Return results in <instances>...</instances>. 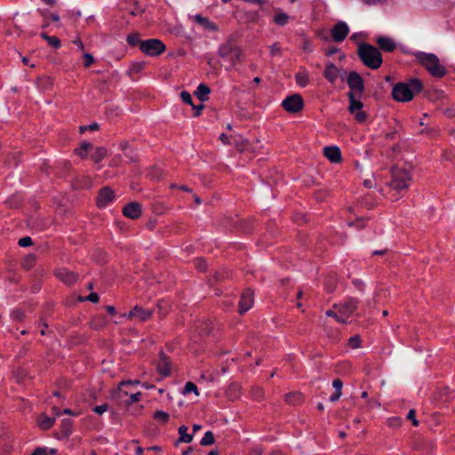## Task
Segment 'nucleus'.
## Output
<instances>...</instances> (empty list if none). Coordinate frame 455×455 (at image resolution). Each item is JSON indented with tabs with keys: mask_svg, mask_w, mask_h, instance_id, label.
Listing matches in <instances>:
<instances>
[{
	"mask_svg": "<svg viewBox=\"0 0 455 455\" xmlns=\"http://www.w3.org/2000/svg\"><path fill=\"white\" fill-rule=\"evenodd\" d=\"M417 61L422 65L433 76L443 77L445 73V68L440 64L438 57L434 53L416 52L413 53Z\"/></svg>",
	"mask_w": 455,
	"mask_h": 455,
	"instance_id": "nucleus-1",
	"label": "nucleus"
},
{
	"mask_svg": "<svg viewBox=\"0 0 455 455\" xmlns=\"http://www.w3.org/2000/svg\"><path fill=\"white\" fill-rule=\"evenodd\" d=\"M218 54L228 63L226 67L228 70L234 68L237 63L241 62L242 50L235 45L232 38L220 45Z\"/></svg>",
	"mask_w": 455,
	"mask_h": 455,
	"instance_id": "nucleus-2",
	"label": "nucleus"
},
{
	"mask_svg": "<svg viewBox=\"0 0 455 455\" xmlns=\"http://www.w3.org/2000/svg\"><path fill=\"white\" fill-rule=\"evenodd\" d=\"M421 88V82L418 79H412L409 84L400 83L395 84L392 95L396 101L407 102L411 100L414 93L419 92Z\"/></svg>",
	"mask_w": 455,
	"mask_h": 455,
	"instance_id": "nucleus-3",
	"label": "nucleus"
},
{
	"mask_svg": "<svg viewBox=\"0 0 455 455\" xmlns=\"http://www.w3.org/2000/svg\"><path fill=\"white\" fill-rule=\"evenodd\" d=\"M358 55L363 63L371 69H377L382 64L380 52L371 44H361L358 46Z\"/></svg>",
	"mask_w": 455,
	"mask_h": 455,
	"instance_id": "nucleus-4",
	"label": "nucleus"
},
{
	"mask_svg": "<svg viewBox=\"0 0 455 455\" xmlns=\"http://www.w3.org/2000/svg\"><path fill=\"white\" fill-rule=\"evenodd\" d=\"M410 180L411 176L406 170L395 169L392 172V180L389 182V187L395 191L407 189Z\"/></svg>",
	"mask_w": 455,
	"mask_h": 455,
	"instance_id": "nucleus-5",
	"label": "nucleus"
},
{
	"mask_svg": "<svg viewBox=\"0 0 455 455\" xmlns=\"http://www.w3.org/2000/svg\"><path fill=\"white\" fill-rule=\"evenodd\" d=\"M140 49L148 56H158L165 51V45L161 40L154 38L141 41Z\"/></svg>",
	"mask_w": 455,
	"mask_h": 455,
	"instance_id": "nucleus-6",
	"label": "nucleus"
},
{
	"mask_svg": "<svg viewBox=\"0 0 455 455\" xmlns=\"http://www.w3.org/2000/svg\"><path fill=\"white\" fill-rule=\"evenodd\" d=\"M282 105L286 111L296 113L302 108L303 100L299 94H293L283 100Z\"/></svg>",
	"mask_w": 455,
	"mask_h": 455,
	"instance_id": "nucleus-7",
	"label": "nucleus"
},
{
	"mask_svg": "<svg viewBox=\"0 0 455 455\" xmlns=\"http://www.w3.org/2000/svg\"><path fill=\"white\" fill-rule=\"evenodd\" d=\"M357 304V299L351 298L339 305H335V308L338 309L339 315L347 320L356 309Z\"/></svg>",
	"mask_w": 455,
	"mask_h": 455,
	"instance_id": "nucleus-8",
	"label": "nucleus"
},
{
	"mask_svg": "<svg viewBox=\"0 0 455 455\" xmlns=\"http://www.w3.org/2000/svg\"><path fill=\"white\" fill-rule=\"evenodd\" d=\"M349 33V28L344 21H339L332 28L331 34L335 42H342Z\"/></svg>",
	"mask_w": 455,
	"mask_h": 455,
	"instance_id": "nucleus-9",
	"label": "nucleus"
},
{
	"mask_svg": "<svg viewBox=\"0 0 455 455\" xmlns=\"http://www.w3.org/2000/svg\"><path fill=\"white\" fill-rule=\"evenodd\" d=\"M253 291L250 289H246L241 295L239 301V313L242 315L248 311L253 305L254 302Z\"/></svg>",
	"mask_w": 455,
	"mask_h": 455,
	"instance_id": "nucleus-10",
	"label": "nucleus"
},
{
	"mask_svg": "<svg viewBox=\"0 0 455 455\" xmlns=\"http://www.w3.org/2000/svg\"><path fill=\"white\" fill-rule=\"evenodd\" d=\"M152 315V310L144 309L141 307L135 306L132 310H131L128 314H124V316L128 319L136 318L140 322L147 321Z\"/></svg>",
	"mask_w": 455,
	"mask_h": 455,
	"instance_id": "nucleus-11",
	"label": "nucleus"
},
{
	"mask_svg": "<svg viewBox=\"0 0 455 455\" xmlns=\"http://www.w3.org/2000/svg\"><path fill=\"white\" fill-rule=\"evenodd\" d=\"M114 199V191L110 188L105 187L99 193L97 204L99 207L103 208L106 207L109 203L113 202Z\"/></svg>",
	"mask_w": 455,
	"mask_h": 455,
	"instance_id": "nucleus-12",
	"label": "nucleus"
},
{
	"mask_svg": "<svg viewBox=\"0 0 455 455\" xmlns=\"http://www.w3.org/2000/svg\"><path fill=\"white\" fill-rule=\"evenodd\" d=\"M190 19L197 23L200 27H202L204 30L211 32H216L219 30V27L216 23L201 14L191 16Z\"/></svg>",
	"mask_w": 455,
	"mask_h": 455,
	"instance_id": "nucleus-13",
	"label": "nucleus"
},
{
	"mask_svg": "<svg viewBox=\"0 0 455 455\" xmlns=\"http://www.w3.org/2000/svg\"><path fill=\"white\" fill-rule=\"evenodd\" d=\"M347 84L352 91L362 93L363 91V78L357 72H350L347 77Z\"/></svg>",
	"mask_w": 455,
	"mask_h": 455,
	"instance_id": "nucleus-14",
	"label": "nucleus"
},
{
	"mask_svg": "<svg viewBox=\"0 0 455 455\" xmlns=\"http://www.w3.org/2000/svg\"><path fill=\"white\" fill-rule=\"evenodd\" d=\"M56 276L59 280L63 282L68 285H71L75 283L78 279V275L67 269V268H59L56 271Z\"/></svg>",
	"mask_w": 455,
	"mask_h": 455,
	"instance_id": "nucleus-15",
	"label": "nucleus"
},
{
	"mask_svg": "<svg viewBox=\"0 0 455 455\" xmlns=\"http://www.w3.org/2000/svg\"><path fill=\"white\" fill-rule=\"evenodd\" d=\"M123 213L129 219L136 220L141 215V206L136 202L130 203L123 208Z\"/></svg>",
	"mask_w": 455,
	"mask_h": 455,
	"instance_id": "nucleus-16",
	"label": "nucleus"
},
{
	"mask_svg": "<svg viewBox=\"0 0 455 455\" xmlns=\"http://www.w3.org/2000/svg\"><path fill=\"white\" fill-rule=\"evenodd\" d=\"M325 157L331 163H339L341 160V152L338 147H325L323 148Z\"/></svg>",
	"mask_w": 455,
	"mask_h": 455,
	"instance_id": "nucleus-17",
	"label": "nucleus"
},
{
	"mask_svg": "<svg viewBox=\"0 0 455 455\" xmlns=\"http://www.w3.org/2000/svg\"><path fill=\"white\" fill-rule=\"evenodd\" d=\"M157 371L162 377H167L171 373L169 359L164 353H161L160 355V360L157 364Z\"/></svg>",
	"mask_w": 455,
	"mask_h": 455,
	"instance_id": "nucleus-18",
	"label": "nucleus"
},
{
	"mask_svg": "<svg viewBox=\"0 0 455 455\" xmlns=\"http://www.w3.org/2000/svg\"><path fill=\"white\" fill-rule=\"evenodd\" d=\"M376 42L381 50L388 52H393L396 47L395 41L390 37L379 36Z\"/></svg>",
	"mask_w": 455,
	"mask_h": 455,
	"instance_id": "nucleus-19",
	"label": "nucleus"
},
{
	"mask_svg": "<svg viewBox=\"0 0 455 455\" xmlns=\"http://www.w3.org/2000/svg\"><path fill=\"white\" fill-rule=\"evenodd\" d=\"M324 77L330 82L334 83L339 75L338 68L333 63H328L323 72Z\"/></svg>",
	"mask_w": 455,
	"mask_h": 455,
	"instance_id": "nucleus-20",
	"label": "nucleus"
},
{
	"mask_svg": "<svg viewBox=\"0 0 455 455\" xmlns=\"http://www.w3.org/2000/svg\"><path fill=\"white\" fill-rule=\"evenodd\" d=\"M348 98H349L348 110L351 114H354L357 111L362 110L363 105L359 100L355 99V94L354 92H348Z\"/></svg>",
	"mask_w": 455,
	"mask_h": 455,
	"instance_id": "nucleus-21",
	"label": "nucleus"
},
{
	"mask_svg": "<svg viewBox=\"0 0 455 455\" xmlns=\"http://www.w3.org/2000/svg\"><path fill=\"white\" fill-rule=\"evenodd\" d=\"M54 422L55 418L48 417L45 414L40 415L37 419L39 427L44 430L51 428L54 425Z\"/></svg>",
	"mask_w": 455,
	"mask_h": 455,
	"instance_id": "nucleus-22",
	"label": "nucleus"
},
{
	"mask_svg": "<svg viewBox=\"0 0 455 455\" xmlns=\"http://www.w3.org/2000/svg\"><path fill=\"white\" fill-rule=\"evenodd\" d=\"M210 92H211V90L206 84H200L197 86V89L195 92V94L196 95L198 100H200L202 102H204L208 100V95H209Z\"/></svg>",
	"mask_w": 455,
	"mask_h": 455,
	"instance_id": "nucleus-23",
	"label": "nucleus"
},
{
	"mask_svg": "<svg viewBox=\"0 0 455 455\" xmlns=\"http://www.w3.org/2000/svg\"><path fill=\"white\" fill-rule=\"evenodd\" d=\"M296 82L300 87H306L308 84V74L305 71H299L295 75Z\"/></svg>",
	"mask_w": 455,
	"mask_h": 455,
	"instance_id": "nucleus-24",
	"label": "nucleus"
},
{
	"mask_svg": "<svg viewBox=\"0 0 455 455\" xmlns=\"http://www.w3.org/2000/svg\"><path fill=\"white\" fill-rule=\"evenodd\" d=\"M132 383V380H128V381H122L119 386H118V388L116 392V398L121 402H124L125 401L124 397H126L128 395V392L123 390V387L125 386V385H129Z\"/></svg>",
	"mask_w": 455,
	"mask_h": 455,
	"instance_id": "nucleus-25",
	"label": "nucleus"
},
{
	"mask_svg": "<svg viewBox=\"0 0 455 455\" xmlns=\"http://www.w3.org/2000/svg\"><path fill=\"white\" fill-rule=\"evenodd\" d=\"M92 148V145L87 141H83L81 146L76 149V153L82 158L87 156L88 152Z\"/></svg>",
	"mask_w": 455,
	"mask_h": 455,
	"instance_id": "nucleus-26",
	"label": "nucleus"
},
{
	"mask_svg": "<svg viewBox=\"0 0 455 455\" xmlns=\"http://www.w3.org/2000/svg\"><path fill=\"white\" fill-rule=\"evenodd\" d=\"M188 427L186 426H181L179 427V434H180V441L188 443H191L193 440V435L187 433Z\"/></svg>",
	"mask_w": 455,
	"mask_h": 455,
	"instance_id": "nucleus-27",
	"label": "nucleus"
},
{
	"mask_svg": "<svg viewBox=\"0 0 455 455\" xmlns=\"http://www.w3.org/2000/svg\"><path fill=\"white\" fill-rule=\"evenodd\" d=\"M41 36L45 41H47L49 45L52 46L53 48L58 49V48L60 47V39L58 37H56V36H48L45 33H42Z\"/></svg>",
	"mask_w": 455,
	"mask_h": 455,
	"instance_id": "nucleus-28",
	"label": "nucleus"
},
{
	"mask_svg": "<svg viewBox=\"0 0 455 455\" xmlns=\"http://www.w3.org/2000/svg\"><path fill=\"white\" fill-rule=\"evenodd\" d=\"M107 155V150L105 148L100 147L97 148L93 155L92 156V160L95 163L100 162Z\"/></svg>",
	"mask_w": 455,
	"mask_h": 455,
	"instance_id": "nucleus-29",
	"label": "nucleus"
},
{
	"mask_svg": "<svg viewBox=\"0 0 455 455\" xmlns=\"http://www.w3.org/2000/svg\"><path fill=\"white\" fill-rule=\"evenodd\" d=\"M289 20V16L285 12H278L274 17V21L279 26H284Z\"/></svg>",
	"mask_w": 455,
	"mask_h": 455,
	"instance_id": "nucleus-30",
	"label": "nucleus"
},
{
	"mask_svg": "<svg viewBox=\"0 0 455 455\" xmlns=\"http://www.w3.org/2000/svg\"><path fill=\"white\" fill-rule=\"evenodd\" d=\"M214 443V436L212 432L207 431L204 437L200 441V444L203 446H209Z\"/></svg>",
	"mask_w": 455,
	"mask_h": 455,
	"instance_id": "nucleus-31",
	"label": "nucleus"
},
{
	"mask_svg": "<svg viewBox=\"0 0 455 455\" xmlns=\"http://www.w3.org/2000/svg\"><path fill=\"white\" fill-rule=\"evenodd\" d=\"M194 393L196 395H199V392H198V389L196 387V386L193 383V382H187L186 385H185V387H184V391H183V394L184 395H187V394H189V393Z\"/></svg>",
	"mask_w": 455,
	"mask_h": 455,
	"instance_id": "nucleus-32",
	"label": "nucleus"
},
{
	"mask_svg": "<svg viewBox=\"0 0 455 455\" xmlns=\"http://www.w3.org/2000/svg\"><path fill=\"white\" fill-rule=\"evenodd\" d=\"M56 451L54 449L48 450L47 448L39 447L36 448L32 455H49V454H54Z\"/></svg>",
	"mask_w": 455,
	"mask_h": 455,
	"instance_id": "nucleus-33",
	"label": "nucleus"
},
{
	"mask_svg": "<svg viewBox=\"0 0 455 455\" xmlns=\"http://www.w3.org/2000/svg\"><path fill=\"white\" fill-rule=\"evenodd\" d=\"M154 418L163 423H166L169 419V414L164 411H157L155 413Z\"/></svg>",
	"mask_w": 455,
	"mask_h": 455,
	"instance_id": "nucleus-34",
	"label": "nucleus"
},
{
	"mask_svg": "<svg viewBox=\"0 0 455 455\" xmlns=\"http://www.w3.org/2000/svg\"><path fill=\"white\" fill-rule=\"evenodd\" d=\"M11 317L14 321L20 322L25 318L24 312L20 309H15L11 313Z\"/></svg>",
	"mask_w": 455,
	"mask_h": 455,
	"instance_id": "nucleus-35",
	"label": "nucleus"
},
{
	"mask_svg": "<svg viewBox=\"0 0 455 455\" xmlns=\"http://www.w3.org/2000/svg\"><path fill=\"white\" fill-rule=\"evenodd\" d=\"M140 397H141V393L137 392L135 394L131 395L130 397L124 401V403L126 405H131V404L138 402L140 399Z\"/></svg>",
	"mask_w": 455,
	"mask_h": 455,
	"instance_id": "nucleus-36",
	"label": "nucleus"
},
{
	"mask_svg": "<svg viewBox=\"0 0 455 455\" xmlns=\"http://www.w3.org/2000/svg\"><path fill=\"white\" fill-rule=\"evenodd\" d=\"M62 431L65 435H68L71 431L72 422L70 419H63L61 421Z\"/></svg>",
	"mask_w": 455,
	"mask_h": 455,
	"instance_id": "nucleus-37",
	"label": "nucleus"
},
{
	"mask_svg": "<svg viewBox=\"0 0 455 455\" xmlns=\"http://www.w3.org/2000/svg\"><path fill=\"white\" fill-rule=\"evenodd\" d=\"M326 315L334 317L339 323H346V319L343 316H340L338 311L334 312L332 310H328L326 312Z\"/></svg>",
	"mask_w": 455,
	"mask_h": 455,
	"instance_id": "nucleus-38",
	"label": "nucleus"
},
{
	"mask_svg": "<svg viewBox=\"0 0 455 455\" xmlns=\"http://www.w3.org/2000/svg\"><path fill=\"white\" fill-rule=\"evenodd\" d=\"M361 339L360 337L355 335L348 339V345L352 348H357L360 347Z\"/></svg>",
	"mask_w": 455,
	"mask_h": 455,
	"instance_id": "nucleus-39",
	"label": "nucleus"
},
{
	"mask_svg": "<svg viewBox=\"0 0 455 455\" xmlns=\"http://www.w3.org/2000/svg\"><path fill=\"white\" fill-rule=\"evenodd\" d=\"M180 98H181V100H182L185 103H187V104H189V105L193 106V103H192V97H191V95H190V93H189V92H186V91L181 92V93H180Z\"/></svg>",
	"mask_w": 455,
	"mask_h": 455,
	"instance_id": "nucleus-40",
	"label": "nucleus"
},
{
	"mask_svg": "<svg viewBox=\"0 0 455 455\" xmlns=\"http://www.w3.org/2000/svg\"><path fill=\"white\" fill-rule=\"evenodd\" d=\"M357 122L363 123L366 120V114L364 111L360 110L353 114Z\"/></svg>",
	"mask_w": 455,
	"mask_h": 455,
	"instance_id": "nucleus-41",
	"label": "nucleus"
},
{
	"mask_svg": "<svg viewBox=\"0 0 455 455\" xmlns=\"http://www.w3.org/2000/svg\"><path fill=\"white\" fill-rule=\"evenodd\" d=\"M18 243L21 247H27V246L31 245L33 243H32V239L29 236H25V237L20 238L19 240Z\"/></svg>",
	"mask_w": 455,
	"mask_h": 455,
	"instance_id": "nucleus-42",
	"label": "nucleus"
},
{
	"mask_svg": "<svg viewBox=\"0 0 455 455\" xmlns=\"http://www.w3.org/2000/svg\"><path fill=\"white\" fill-rule=\"evenodd\" d=\"M196 267L200 271H204L206 269V262L203 259H196L195 260Z\"/></svg>",
	"mask_w": 455,
	"mask_h": 455,
	"instance_id": "nucleus-43",
	"label": "nucleus"
},
{
	"mask_svg": "<svg viewBox=\"0 0 455 455\" xmlns=\"http://www.w3.org/2000/svg\"><path fill=\"white\" fill-rule=\"evenodd\" d=\"M83 57L84 59V67L86 68L90 67L94 62V58L90 53H84Z\"/></svg>",
	"mask_w": 455,
	"mask_h": 455,
	"instance_id": "nucleus-44",
	"label": "nucleus"
},
{
	"mask_svg": "<svg viewBox=\"0 0 455 455\" xmlns=\"http://www.w3.org/2000/svg\"><path fill=\"white\" fill-rule=\"evenodd\" d=\"M108 404H101V405L95 406L93 408V411L99 415H101L104 412H106L108 411Z\"/></svg>",
	"mask_w": 455,
	"mask_h": 455,
	"instance_id": "nucleus-45",
	"label": "nucleus"
},
{
	"mask_svg": "<svg viewBox=\"0 0 455 455\" xmlns=\"http://www.w3.org/2000/svg\"><path fill=\"white\" fill-rule=\"evenodd\" d=\"M415 415H416L415 410L411 409L408 412L407 419H411L412 421V425L417 427L419 425V421L416 419Z\"/></svg>",
	"mask_w": 455,
	"mask_h": 455,
	"instance_id": "nucleus-46",
	"label": "nucleus"
},
{
	"mask_svg": "<svg viewBox=\"0 0 455 455\" xmlns=\"http://www.w3.org/2000/svg\"><path fill=\"white\" fill-rule=\"evenodd\" d=\"M332 387H334L335 391L342 393V387L343 383L339 379H336L332 381Z\"/></svg>",
	"mask_w": 455,
	"mask_h": 455,
	"instance_id": "nucleus-47",
	"label": "nucleus"
},
{
	"mask_svg": "<svg viewBox=\"0 0 455 455\" xmlns=\"http://www.w3.org/2000/svg\"><path fill=\"white\" fill-rule=\"evenodd\" d=\"M127 41L128 43L131 44V45H136L137 44H140V39H139V36L138 35H130L128 37H127Z\"/></svg>",
	"mask_w": 455,
	"mask_h": 455,
	"instance_id": "nucleus-48",
	"label": "nucleus"
},
{
	"mask_svg": "<svg viewBox=\"0 0 455 455\" xmlns=\"http://www.w3.org/2000/svg\"><path fill=\"white\" fill-rule=\"evenodd\" d=\"M280 52H281V48L278 46L277 44H274L273 45L270 46V53L272 56L280 54Z\"/></svg>",
	"mask_w": 455,
	"mask_h": 455,
	"instance_id": "nucleus-49",
	"label": "nucleus"
},
{
	"mask_svg": "<svg viewBox=\"0 0 455 455\" xmlns=\"http://www.w3.org/2000/svg\"><path fill=\"white\" fill-rule=\"evenodd\" d=\"M85 300H89L92 303H97L99 301V296L97 293L92 292L85 298Z\"/></svg>",
	"mask_w": 455,
	"mask_h": 455,
	"instance_id": "nucleus-50",
	"label": "nucleus"
},
{
	"mask_svg": "<svg viewBox=\"0 0 455 455\" xmlns=\"http://www.w3.org/2000/svg\"><path fill=\"white\" fill-rule=\"evenodd\" d=\"M35 261V256L34 255H28L26 259H25V266L27 267H29L33 265Z\"/></svg>",
	"mask_w": 455,
	"mask_h": 455,
	"instance_id": "nucleus-51",
	"label": "nucleus"
},
{
	"mask_svg": "<svg viewBox=\"0 0 455 455\" xmlns=\"http://www.w3.org/2000/svg\"><path fill=\"white\" fill-rule=\"evenodd\" d=\"M341 394L342 393H339V392H337L335 391L334 394H332L331 396H330V401L334 403L336 401H338L339 399V397L341 396Z\"/></svg>",
	"mask_w": 455,
	"mask_h": 455,
	"instance_id": "nucleus-52",
	"label": "nucleus"
},
{
	"mask_svg": "<svg viewBox=\"0 0 455 455\" xmlns=\"http://www.w3.org/2000/svg\"><path fill=\"white\" fill-rule=\"evenodd\" d=\"M263 395V392H262V389L260 387H255L253 389V395L256 397V398H260Z\"/></svg>",
	"mask_w": 455,
	"mask_h": 455,
	"instance_id": "nucleus-53",
	"label": "nucleus"
},
{
	"mask_svg": "<svg viewBox=\"0 0 455 455\" xmlns=\"http://www.w3.org/2000/svg\"><path fill=\"white\" fill-rule=\"evenodd\" d=\"M192 107H193V108H195V110H196V113H195V116H198L200 115V113H201V110L204 108V105H203V104H200V105H198V106H194V105H193Z\"/></svg>",
	"mask_w": 455,
	"mask_h": 455,
	"instance_id": "nucleus-54",
	"label": "nucleus"
},
{
	"mask_svg": "<svg viewBox=\"0 0 455 455\" xmlns=\"http://www.w3.org/2000/svg\"><path fill=\"white\" fill-rule=\"evenodd\" d=\"M74 44H76L79 50L83 51L84 49V44L80 39H76L73 41Z\"/></svg>",
	"mask_w": 455,
	"mask_h": 455,
	"instance_id": "nucleus-55",
	"label": "nucleus"
},
{
	"mask_svg": "<svg viewBox=\"0 0 455 455\" xmlns=\"http://www.w3.org/2000/svg\"><path fill=\"white\" fill-rule=\"evenodd\" d=\"M142 68V65L140 63H134L132 66V70L134 72H139Z\"/></svg>",
	"mask_w": 455,
	"mask_h": 455,
	"instance_id": "nucleus-56",
	"label": "nucleus"
},
{
	"mask_svg": "<svg viewBox=\"0 0 455 455\" xmlns=\"http://www.w3.org/2000/svg\"><path fill=\"white\" fill-rule=\"evenodd\" d=\"M88 131H96L99 129V124L97 123L91 124L87 125Z\"/></svg>",
	"mask_w": 455,
	"mask_h": 455,
	"instance_id": "nucleus-57",
	"label": "nucleus"
},
{
	"mask_svg": "<svg viewBox=\"0 0 455 455\" xmlns=\"http://www.w3.org/2000/svg\"><path fill=\"white\" fill-rule=\"evenodd\" d=\"M363 185L366 187V188H372L374 186V181L372 180H365L363 181Z\"/></svg>",
	"mask_w": 455,
	"mask_h": 455,
	"instance_id": "nucleus-58",
	"label": "nucleus"
},
{
	"mask_svg": "<svg viewBox=\"0 0 455 455\" xmlns=\"http://www.w3.org/2000/svg\"><path fill=\"white\" fill-rule=\"evenodd\" d=\"M220 140L225 143V144H228L229 143L228 141V137L225 134V133H221L220 136Z\"/></svg>",
	"mask_w": 455,
	"mask_h": 455,
	"instance_id": "nucleus-59",
	"label": "nucleus"
},
{
	"mask_svg": "<svg viewBox=\"0 0 455 455\" xmlns=\"http://www.w3.org/2000/svg\"><path fill=\"white\" fill-rule=\"evenodd\" d=\"M129 143L127 141H123L120 143V148L122 150H126L128 148Z\"/></svg>",
	"mask_w": 455,
	"mask_h": 455,
	"instance_id": "nucleus-60",
	"label": "nucleus"
},
{
	"mask_svg": "<svg viewBox=\"0 0 455 455\" xmlns=\"http://www.w3.org/2000/svg\"><path fill=\"white\" fill-rule=\"evenodd\" d=\"M295 396H299V395H296V394L287 395L285 397V400L287 403H292L291 398L295 397Z\"/></svg>",
	"mask_w": 455,
	"mask_h": 455,
	"instance_id": "nucleus-61",
	"label": "nucleus"
},
{
	"mask_svg": "<svg viewBox=\"0 0 455 455\" xmlns=\"http://www.w3.org/2000/svg\"><path fill=\"white\" fill-rule=\"evenodd\" d=\"M62 413L67 415H77V413L73 412L70 409H65L63 410Z\"/></svg>",
	"mask_w": 455,
	"mask_h": 455,
	"instance_id": "nucleus-62",
	"label": "nucleus"
},
{
	"mask_svg": "<svg viewBox=\"0 0 455 455\" xmlns=\"http://www.w3.org/2000/svg\"><path fill=\"white\" fill-rule=\"evenodd\" d=\"M51 19L53 21H59L60 20V16L57 13H52L51 14Z\"/></svg>",
	"mask_w": 455,
	"mask_h": 455,
	"instance_id": "nucleus-63",
	"label": "nucleus"
},
{
	"mask_svg": "<svg viewBox=\"0 0 455 455\" xmlns=\"http://www.w3.org/2000/svg\"><path fill=\"white\" fill-rule=\"evenodd\" d=\"M52 411H53L55 416H57V417H59L62 413V411H60L57 407H53Z\"/></svg>",
	"mask_w": 455,
	"mask_h": 455,
	"instance_id": "nucleus-64",
	"label": "nucleus"
}]
</instances>
